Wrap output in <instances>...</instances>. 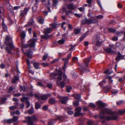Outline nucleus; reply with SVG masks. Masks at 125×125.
Here are the masks:
<instances>
[{"instance_id":"f257e3e1","label":"nucleus","mask_w":125,"mask_h":125,"mask_svg":"<svg viewBox=\"0 0 125 125\" xmlns=\"http://www.w3.org/2000/svg\"><path fill=\"white\" fill-rule=\"evenodd\" d=\"M117 114V113L112 112L109 109L105 108L102 110L99 114V118L106 121L115 120L118 118L116 115Z\"/></svg>"},{"instance_id":"f03ea898","label":"nucleus","mask_w":125,"mask_h":125,"mask_svg":"<svg viewBox=\"0 0 125 125\" xmlns=\"http://www.w3.org/2000/svg\"><path fill=\"white\" fill-rule=\"evenodd\" d=\"M10 37L8 36H7L5 38V42L6 44L8 45V46L5 48L6 51L9 54H11L12 53L11 50L14 49V46L13 44L12 40L10 42Z\"/></svg>"},{"instance_id":"7ed1b4c3","label":"nucleus","mask_w":125,"mask_h":125,"mask_svg":"<svg viewBox=\"0 0 125 125\" xmlns=\"http://www.w3.org/2000/svg\"><path fill=\"white\" fill-rule=\"evenodd\" d=\"M37 118L36 115L31 116H26L25 118V121L26 123L29 125H34V122L37 120Z\"/></svg>"},{"instance_id":"20e7f679","label":"nucleus","mask_w":125,"mask_h":125,"mask_svg":"<svg viewBox=\"0 0 125 125\" xmlns=\"http://www.w3.org/2000/svg\"><path fill=\"white\" fill-rule=\"evenodd\" d=\"M91 57L89 56L86 58L84 59L83 61L84 64H83L81 65V68L83 70H84L86 73H87L89 71V69H85V68L87 67L88 66L89 63L91 60Z\"/></svg>"},{"instance_id":"39448f33","label":"nucleus","mask_w":125,"mask_h":125,"mask_svg":"<svg viewBox=\"0 0 125 125\" xmlns=\"http://www.w3.org/2000/svg\"><path fill=\"white\" fill-rule=\"evenodd\" d=\"M100 40V37L99 36L97 35H95L92 39V43L94 45L99 47L100 46L102 43Z\"/></svg>"},{"instance_id":"423d86ee","label":"nucleus","mask_w":125,"mask_h":125,"mask_svg":"<svg viewBox=\"0 0 125 125\" xmlns=\"http://www.w3.org/2000/svg\"><path fill=\"white\" fill-rule=\"evenodd\" d=\"M37 41V39L34 38L30 39L28 42L27 44H23L22 46L24 48H27L29 47H34L35 46V44Z\"/></svg>"},{"instance_id":"0eeeda50","label":"nucleus","mask_w":125,"mask_h":125,"mask_svg":"<svg viewBox=\"0 0 125 125\" xmlns=\"http://www.w3.org/2000/svg\"><path fill=\"white\" fill-rule=\"evenodd\" d=\"M62 117L58 116L57 118L55 119H52L50 120L47 122V125H53V124L57 120H62Z\"/></svg>"},{"instance_id":"6e6552de","label":"nucleus","mask_w":125,"mask_h":125,"mask_svg":"<svg viewBox=\"0 0 125 125\" xmlns=\"http://www.w3.org/2000/svg\"><path fill=\"white\" fill-rule=\"evenodd\" d=\"M71 52L68 55L67 57L66 58H63L62 59V60L65 61V63L64 64V66L63 67V69L64 71H65V68L66 67V65H67V63L69 59L71 57Z\"/></svg>"},{"instance_id":"1a4fd4ad","label":"nucleus","mask_w":125,"mask_h":125,"mask_svg":"<svg viewBox=\"0 0 125 125\" xmlns=\"http://www.w3.org/2000/svg\"><path fill=\"white\" fill-rule=\"evenodd\" d=\"M87 24L89 25L92 23H96L97 21L93 17H91L89 19L86 18Z\"/></svg>"},{"instance_id":"9d476101","label":"nucleus","mask_w":125,"mask_h":125,"mask_svg":"<svg viewBox=\"0 0 125 125\" xmlns=\"http://www.w3.org/2000/svg\"><path fill=\"white\" fill-rule=\"evenodd\" d=\"M29 10L28 8H25L23 10L21 11L19 16L20 18H22L24 17L27 13Z\"/></svg>"},{"instance_id":"9b49d317","label":"nucleus","mask_w":125,"mask_h":125,"mask_svg":"<svg viewBox=\"0 0 125 125\" xmlns=\"http://www.w3.org/2000/svg\"><path fill=\"white\" fill-rule=\"evenodd\" d=\"M76 112H75L74 114L75 117H77L81 115H83V114L81 113V107H77L75 109Z\"/></svg>"},{"instance_id":"f8f14e48","label":"nucleus","mask_w":125,"mask_h":125,"mask_svg":"<svg viewBox=\"0 0 125 125\" xmlns=\"http://www.w3.org/2000/svg\"><path fill=\"white\" fill-rule=\"evenodd\" d=\"M55 71L56 72H58V75H59V76L57 77V79L58 81H61L62 79V70L60 69H59L58 70L57 69H56L55 70Z\"/></svg>"},{"instance_id":"ddd939ff","label":"nucleus","mask_w":125,"mask_h":125,"mask_svg":"<svg viewBox=\"0 0 125 125\" xmlns=\"http://www.w3.org/2000/svg\"><path fill=\"white\" fill-rule=\"evenodd\" d=\"M59 98L60 99L61 103L63 104H65L67 101L69 100L68 97L66 96H60Z\"/></svg>"},{"instance_id":"4468645a","label":"nucleus","mask_w":125,"mask_h":125,"mask_svg":"<svg viewBox=\"0 0 125 125\" xmlns=\"http://www.w3.org/2000/svg\"><path fill=\"white\" fill-rule=\"evenodd\" d=\"M124 56L121 54L120 52H118L117 53V56L115 58L116 60H118L121 59H123Z\"/></svg>"},{"instance_id":"2eb2a0df","label":"nucleus","mask_w":125,"mask_h":125,"mask_svg":"<svg viewBox=\"0 0 125 125\" xmlns=\"http://www.w3.org/2000/svg\"><path fill=\"white\" fill-rule=\"evenodd\" d=\"M50 25L51 28H50L52 30L57 28L59 26V24H57L56 22H54L52 23L51 24H50Z\"/></svg>"},{"instance_id":"dca6fc26","label":"nucleus","mask_w":125,"mask_h":125,"mask_svg":"<svg viewBox=\"0 0 125 125\" xmlns=\"http://www.w3.org/2000/svg\"><path fill=\"white\" fill-rule=\"evenodd\" d=\"M97 104L99 107L100 108L104 107L105 106V104L101 101L97 102Z\"/></svg>"},{"instance_id":"f3484780","label":"nucleus","mask_w":125,"mask_h":125,"mask_svg":"<svg viewBox=\"0 0 125 125\" xmlns=\"http://www.w3.org/2000/svg\"><path fill=\"white\" fill-rule=\"evenodd\" d=\"M52 30L50 28H47L44 29V33L45 35H48L52 31Z\"/></svg>"},{"instance_id":"a211bd4d","label":"nucleus","mask_w":125,"mask_h":125,"mask_svg":"<svg viewBox=\"0 0 125 125\" xmlns=\"http://www.w3.org/2000/svg\"><path fill=\"white\" fill-rule=\"evenodd\" d=\"M67 7L68 9L71 10H74L75 8L74 5L73 3L69 4L67 5Z\"/></svg>"},{"instance_id":"6ab92c4d","label":"nucleus","mask_w":125,"mask_h":125,"mask_svg":"<svg viewBox=\"0 0 125 125\" xmlns=\"http://www.w3.org/2000/svg\"><path fill=\"white\" fill-rule=\"evenodd\" d=\"M20 35L21 40L23 42L26 36L25 33L24 31H23L20 33Z\"/></svg>"},{"instance_id":"aec40b11","label":"nucleus","mask_w":125,"mask_h":125,"mask_svg":"<svg viewBox=\"0 0 125 125\" xmlns=\"http://www.w3.org/2000/svg\"><path fill=\"white\" fill-rule=\"evenodd\" d=\"M111 87L110 86H107L106 87H104V88L105 89L104 91V93H107L111 89Z\"/></svg>"},{"instance_id":"412c9836","label":"nucleus","mask_w":125,"mask_h":125,"mask_svg":"<svg viewBox=\"0 0 125 125\" xmlns=\"http://www.w3.org/2000/svg\"><path fill=\"white\" fill-rule=\"evenodd\" d=\"M104 50L106 52L109 53H114V52L113 50H112L111 48H108L104 49Z\"/></svg>"},{"instance_id":"4be33fe9","label":"nucleus","mask_w":125,"mask_h":125,"mask_svg":"<svg viewBox=\"0 0 125 125\" xmlns=\"http://www.w3.org/2000/svg\"><path fill=\"white\" fill-rule=\"evenodd\" d=\"M57 83L58 85L60 86L61 88H63L65 85V83L62 81L60 82H57Z\"/></svg>"},{"instance_id":"5701e85b","label":"nucleus","mask_w":125,"mask_h":125,"mask_svg":"<svg viewBox=\"0 0 125 125\" xmlns=\"http://www.w3.org/2000/svg\"><path fill=\"white\" fill-rule=\"evenodd\" d=\"M32 54V52L29 49L26 54L28 57L30 58H31Z\"/></svg>"},{"instance_id":"b1692460","label":"nucleus","mask_w":125,"mask_h":125,"mask_svg":"<svg viewBox=\"0 0 125 125\" xmlns=\"http://www.w3.org/2000/svg\"><path fill=\"white\" fill-rule=\"evenodd\" d=\"M115 112L117 113H118L117 114H116V115L118 116V115L119 114L120 115H122L123 114L125 113V109L123 110L120 109L118 111V112ZM117 117H118V116Z\"/></svg>"},{"instance_id":"393cba45","label":"nucleus","mask_w":125,"mask_h":125,"mask_svg":"<svg viewBox=\"0 0 125 125\" xmlns=\"http://www.w3.org/2000/svg\"><path fill=\"white\" fill-rule=\"evenodd\" d=\"M34 112L33 108V107H31L28 111H25V113L26 114L28 113L29 114H31L33 113Z\"/></svg>"},{"instance_id":"a878e982","label":"nucleus","mask_w":125,"mask_h":125,"mask_svg":"<svg viewBox=\"0 0 125 125\" xmlns=\"http://www.w3.org/2000/svg\"><path fill=\"white\" fill-rule=\"evenodd\" d=\"M56 101L54 98H50L49 99V103L51 104H54L55 102Z\"/></svg>"},{"instance_id":"bb28decb","label":"nucleus","mask_w":125,"mask_h":125,"mask_svg":"<svg viewBox=\"0 0 125 125\" xmlns=\"http://www.w3.org/2000/svg\"><path fill=\"white\" fill-rule=\"evenodd\" d=\"M14 78L12 79V83H16L17 81H18L19 78L17 76L15 75L14 76Z\"/></svg>"},{"instance_id":"cd10ccee","label":"nucleus","mask_w":125,"mask_h":125,"mask_svg":"<svg viewBox=\"0 0 125 125\" xmlns=\"http://www.w3.org/2000/svg\"><path fill=\"white\" fill-rule=\"evenodd\" d=\"M52 36V35H44L42 36L41 37L42 39L47 40L51 36Z\"/></svg>"},{"instance_id":"c85d7f7f","label":"nucleus","mask_w":125,"mask_h":125,"mask_svg":"<svg viewBox=\"0 0 125 125\" xmlns=\"http://www.w3.org/2000/svg\"><path fill=\"white\" fill-rule=\"evenodd\" d=\"M58 75V73H52L50 74V79L52 80L54 79L55 77Z\"/></svg>"},{"instance_id":"c756f323","label":"nucleus","mask_w":125,"mask_h":125,"mask_svg":"<svg viewBox=\"0 0 125 125\" xmlns=\"http://www.w3.org/2000/svg\"><path fill=\"white\" fill-rule=\"evenodd\" d=\"M33 66L36 69H39V63L36 62H34L33 63Z\"/></svg>"},{"instance_id":"7c9ffc66","label":"nucleus","mask_w":125,"mask_h":125,"mask_svg":"<svg viewBox=\"0 0 125 125\" xmlns=\"http://www.w3.org/2000/svg\"><path fill=\"white\" fill-rule=\"evenodd\" d=\"M73 96L74 98L77 100H79L81 98V95L80 94H73Z\"/></svg>"},{"instance_id":"2f4dec72","label":"nucleus","mask_w":125,"mask_h":125,"mask_svg":"<svg viewBox=\"0 0 125 125\" xmlns=\"http://www.w3.org/2000/svg\"><path fill=\"white\" fill-rule=\"evenodd\" d=\"M41 104L39 102H37L35 103V108L36 109H38L40 108Z\"/></svg>"},{"instance_id":"473e14b6","label":"nucleus","mask_w":125,"mask_h":125,"mask_svg":"<svg viewBox=\"0 0 125 125\" xmlns=\"http://www.w3.org/2000/svg\"><path fill=\"white\" fill-rule=\"evenodd\" d=\"M38 21L40 23L43 24L44 22V19L42 17L40 16L39 18Z\"/></svg>"},{"instance_id":"72a5a7b5","label":"nucleus","mask_w":125,"mask_h":125,"mask_svg":"<svg viewBox=\"0 0 125 125\" xmlns=\"http://www.w3.org/2000/svg\"><path fill=\"white\" fill-rule=\"evenodd\" d=\"M87 35V33H85L83 34V35L80 38L79 41L81 42L82 41L83 39Z\"/></svg>"},{"instance_id":"f704fd0d","label":"nucleus","mask_w":125,"mask_h":125,"mask_svg":"<svg viewBox=\"0 0 125 125\" xmlns=\"http://www.w3.org/2000/svg\"><path fill=\"white\" fill-rule=\"evenodd\" d=\"M113 72V71H110V69H108L105 71L103 73L105 74H110Z\"/></svg>"},{"instance_id":"c9c22d12","label":"nucleus","mask_w":125,"mask_h":125,"mask_svg":"<svg viewBox=\"0 0 125 125\" xmlns=\"http://www.w3.org/2000/svg\"><path fill=\"white\" fill-rule=\"evenodd\" d=\"M11 119H6L4 120V122L5 123L8 124H11L13 122V120Z\"/></svg>"},{"instance_id":"e433bc0d","label":"nucleus","mask_w":125,"mask_h":125,"mask_svg":"<svg viewBox=\"0 0 125 125\" xmlns=\"http://www.w3.org/2000/svg\"><path fill=\"white\" fill-rule=\"evenodd\" d=\"M21 101L22 102H25L26 103L28 101V98L27 97H24L21 99Z\"/></svg>"},{"instance_id":"4c0bfd02","label":"nucleus","mask_w":125,"mask_h":125,"mask_svg":"<svg viewBox=\"0 0 125 125\" xmlns=\"http://www.w3.org/2000/svg\"><path fill=\"white\" fill-rule=\"evenodd\" d=\"M13 89V88L12 86L10 87L8 90V92L9 93H13L14 92Z\"/></svg>"},{"instance_id":"58836bf2","label":"nucleus","mask_w":125,"mask_h":125,"mask_svg":"<svg viewBox=\"0 0 125 125\" xmlns=\"http://www.w3.org/2000/svg\"><path fill=\"white\" fill-rule=\"evenodd\" d=\"M81 30L79 29H75L74 31V32L75 34H79Z\"/></svg>"},{"instance_id":"ea45409f","label":"nucleus","mask_w":125,"mask_h":125,"mask_svg":"<svg viewBox=\"0 0 125 125\" xmlns=\"http://www.w3.org/2000/svg\"><path fill=\"white\" fill-rule=\"evenodd\" d=\"M3 29L4 31H7V28L6 25L3 23L2 26Z\"/></svg>"},{"instance_id":"a19ab883","label":"nucleus","mask_w":125,"mask_h":125,"mask_svg":"<svg viewBox=\"0 0 125 125\" xmlns=\"http://www.w3.org/2000/svg\"><path fill=\"white\" fill-rule=\"evenodd\" d=\"M81 23L83 25L87 24L86 18L82 20Z\"/></svg>"},{"instance_id":"79ce46f5","label":"nucleus","mask_w":125,"mask_h":125,"mask_svg":"<svg viewBox=\"0 0 125 125\" xmlns=\"http://www.w3.org/2000/svg\"><path fill=\"white\" fill-rule=\"evenodd\" d=\"M41 99L43 100H44L47 99V97L46 94H44L41 96Z\"/></svg>"},{"instance_id":"37998d69","label":"nucleus","mask_w":125,"mask_h":125,"mask_svg":"<svg viewBox=\"0 0 125 125\" xmlns=\"http://www.w3.org/2000/svg\"><path fill=\"white\" fill-rule=\"evenodd\" d=\"M66 91L67 92H69L72 89V87L70 86H67L66 87Z\"/></svg>"},{"instance_id":"c03bdc74","label":"nucleus","mask_w":125,"mask_h":125,"mask_svg":"<svg viewBox=\"0 0 125 125\" xmlns=\"http://www.w3.org/2000/svg\"><path fill=\"white\" fill-rule=\"evenodd\" d=\"M123 32L122 31H117L116 32V33L118 36H121L123 34Z\"/></svg>"},{"instance_id":"a18cd8bd","label":"nucleus","mask_w":125,"mask_h":125,"mask_svg":"<svg viewBox=\"0 0 125 125\" xmlns=\"http://www.w3.org/2000/svg\"><path fill=\"white\" fill-rule=\"evenodd\" d=\"M65 42L64 40L62 39L58 41V42L60 44H63Z\"/></svg>"},{"instance_id":"49530a36","label":"nucleus","mask_w":125,"mask_h":125,"mask_svg":"<svg viewBox=\"0 0 125 125\" xmlns=\"http://www.w3.org/2000/svg\"><path fill=\"white\" fill-rule=\"evenodd\" d=\"M39 1V0H35V2H36L35 3V4L34 5V7H32V10H33V11H34V7H36V8H37V5H38L37 3ZM35 11V10H34V11Z\"/></svg>"},{"instance_id":"de8ad7c7","label":"nucleus","mask_w":125,"mask_h":125,"mask_svg":"<svg viewBox=\"0 0 125 125\" xmlns=\"http://www.w3.org/2000/svg\"><path fill=\"white\" fill-rule=\"evenodd\" d=\"M107 78L109 79L108 83L109 84H110L112 83L113 80H111L112 78L111 76H108L107 77Z\"/></svg>"},{"instance_id":"09e8293b","label":"nucleus","mask_w":125,"mask_h":125,"mask_svg":"<svg viewBox=\"0 0 125 125\" xmlns=\"http://www.w3.org/2000/svg\"><path fill=\"white\" fill-rule=\"evenodd\" d=\"M68 109H70V110H68L67 111L68 113L70 115H72L73 114V112L71 111V110L72 109V108H71L70 107L69 108H68Z\"/></svg>"},{"instance_id":"8fccbe9b","label":"nucleus","mask_w":125,"mask_h":125,"mask_svg":"<svg viewBox=\"0 0 125 125\" xmlns=\"http://www.w3.org/2000/svg\"><path fill=\"white\" fill-rule=\"evenodd\" d=\"M29 23L30 25H32L33 23V19L32 18H31L29 20Z\"/></svg>"},{"instance_id":"3c124183","label":"nucleus","mask_w":125,"mask_h":125,"mask_svg":"<svg viewBox=\"0 0 125 125\" xmlns=\"http://www.w3.org/2000/svg\"><path fill=\"white\" fill-rule=\"evenodd\" d=\"M52 1L53 3V6H56L58 3L57 0H52Z\"/></svg>"},{"instance_id":"603ef678","label":"nucleus","mask_w":125,"mask_h":125,"mask_svg":"<svg viewBox=\"0 0 125 125\" xmlns=\"http://www.w3.org/2000/svg\"><path fill=\"white\" fill-rule=\"evenodd\" d=\"M88 106L90 107L94 108L95 107V105L93 103H90L89 105Z\"/></svg>"},{"instance_id":"864d4df0","label":"nucleus","mask_w":125,"mask_h":125,"mask_svg":"<svg viewBox=\"0 0 125 125\" xmlns=\"http://www.w3.org/2000/svg\"><path fill=\"white\" fill-rule=\"evenodd\" d=\"M79 101L77 100L76 102H73L74 105L75 106H77L79 104Z\"/></svg>"},{"instance_id":"5fc2aeb1","label":"nucleus","mask_w":125,"mask_h":125,"mask_svg":"<svg viewBox=\"0 0 125 125\" xmlns=\"http://www.w3.org/2000/svg\"><path fill=\"white\" fill-rule=\"evenodd\" d=\"M109 31L110 32L114 33L115 32V30L114 29L111 28H109L108 29Z\"/></svg>"},{"instance_id":"6e6d98bb","label":"nucleus","mask_w":125,"mask_h":125,"mask_svg":"<svg viewBox=\"0 0 125 125\" xmlns=\"http://www.w3.org/2000/svg\"><path fill=\"white\" fill-rule=\"evenodd\" d=\"M48 107L47 105H45L42 107V109L43 110L46 111Z\"/></svg>"},{"instance_id":"4d7b16f0","label":"nucleus","mask_w":125,"mask_h":125,"mask_svg":"<svg viewBox=\"0 0 125 125\" xmlns=\"http://www.w3.org/2000/svg\"><path fill=\"white\" fill-rule=\"evenodd\" d=\"M43 67H47L48 66L49 64L48 63H41Z\"/></svg>"},{"instance_id":"13d9d810","label":"nucleus","mask_w":125,"mask_h":125,"mask_svg":"<svg viewBox=\"0 0 125 125\" xmlns=\"http://www.w3.org/2000/svg\"><path fill=\"white\" fill-rule=\"evenodd\" d=\"M78 9L81 12H83L84 11V8L83 7L79 8Z\"/></svg>"},{"instance_id":"bf43d9fd","label":"nucleus","mask_w":125,"mask_h":125,"mask_svg":"<svg viewBox=\"0 0 125 125\" xmlns=\"http://www.w3.org/2000/svg\"><path fill=\"white\" fill-rule=\"evenodd\" d=\"M10 109L11 110H14L17 108V107L16 106H13L10 107Z\"/></svg>"},{"instance_id":"052dcab7","label":"nucleus","mask_w":125,"mask_h":125,"mask_svg":"<svg viewBox=\"0 0 125 125\" xmlns=\"http://www.w3.org/2000/svg\"><path fill=\"white\" fill-rule=\"evenodd\" d=\"M18 117L17 116H14L13 118L11 119H12L13 120V122H15L17 121V120L18 119Z\"/></svg>"},{"instance_id":"680f3d73","label":"nucleus","mask_w":125,"mask_h":125,"mask_svg":"<svg viewBox=\"0 0 125 125\" xmlns=\"http://www.w3.org/2000/svg\"><path fill=\"white\" fill-rule=\"evenodd\" d=\"M87 123L89 125H92L94 123L91 120L88 121L87 122Z\"/></svg>"},{"instance_id":"e2e57ef3","label":"nucleus","mask_w":125,"mask_h":125,"mask_svg":"<svg viewBox=\"0 0 125 125\" xmlns=\"http://www.w3.org/2000/svg\"><path fill=\"white\" fill-rule=\"evenodd\" d=\"M6 100V99L5 98H2L0 100V102L1 104H3L5 102Z\"/></svg>"},{"instance_id":"0e129e2a","label":"nucleus","mask_w":125,"mask_h":125,"mask_svg":"<svg viewBox=\"0 0 125 125\" xmlns=\"http://www.w3.org/2000/svg\"><path fill=\"white\" fill-rule=\"evenodd\" d=\"M51 4V2L49 0H48L45 3V5L47 6L48 7V6L50 5Z\"/></svg>"},{"instance_id":"69168bd1","label":"nucleus","mask_w":125,"mask_h":125,"mask_svg":"<svg viewBox=\"0 0 125 125\" xmlns=\"http://www.w3.org/2000/svg\"><path fill=\"white\" fill-rule=\"evenodd\" d=\"M112 94L115 95L118 93V91L116 90H115L114 91H112Z\"/></svg>"},{"instance_id":"338daca9","label":"nucleus","mask_w":125,"mask_h":125,"mask_svg":"<svg viewBox=\"0 0 125 125\" xmlns=\"http://www.w3.org/2000/svg\"><path fill=\"white\" fill-rule=\"evenodd\" d=\"M7 8L10 10L11 11L12 9H13V8L10 5V3L9 4V6L7 7Z\"/></svg>"},{"instance_id":"774afa93","label":"nucleus","mask_w":125,"mask_h":125,"mask_svg":"<svg viewBox=\"0 0 125 125\" xmlns=\"http://www.w3.org/2000/svg\"><path fill=\"white\" fill-rule=\"evenodd\" d=\"M73 12L70 10H69L66 12V14L67 15H68L70 13H72Z\"/></svg>"}]
</instances>
